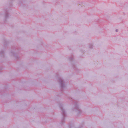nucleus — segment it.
I'll use <instances>...</instances> for the list:
<instances>
[{
  "instance_id": "nucleus-1",
  "label": "nucleus",
  "mask_w": 128,
  "mask_h": 128,
  "mask_svg": "<svg viewBox=\"0 0 128 128\" xmlns=\"http://www.w3.org/2000/svg\"><path fill=\"white\" fill-rule=\"evenodd\" d=\"M69 99L71 100L73 102V103L74 104L75 107L74 108L78 111V114H81L82 112V110L80 109L79 108L77 104V102L76 101H74L73 99L70 97H69Z\"/></svg>"
},
{
  "instance_id": "nucleus-2",
  "label": "nucleus",
  "mask_w": 128,
  "mask_h": 128,
  "mask_svg": "<svg viewBox=\"0 0 128 128\" xmlns=\"http://www.w3.org/2000/svg\"><path fill=\"white\" fill-rule=\"evenodd\" d=\"M60 108L62 111V114L63 115V118L61 120V125H62L65 122V117L66 116V115L65 112V110L63 109L62 106L60 105Z\"/></svg>"
},
{
  "instance_id": "nucleus-3",
  "label": "nucleus",
  "mask_w": 128,
  "mask_h": 128,
  "mask_svg": "<svg viewBox=\"0 0 128 128\" xmlns=\"http://www.w3.org/2000/svg\"><path fill=\"white\" fill-rule=\"evenodd\" d=\"M58 81L60 84V91L62 93L64 92V88L65 87L64 81L61 78H58Z\"/></svg>"
},
{
  "instance_id": "nucleus-4",
  "label": "nucleus",
  "mask_w": 128,
  "mask_h": 128,
  "mask_svg": "<svg viewBox=\"0 0 128 128\" xmlns=\"http://www.w3.org/2000/svg\"><path fill=\"white\" fill-rule=\"evenodd\" d=\"M16 48L15 47H12V50L11 53L12 54V55L14 56L16 58L17 60H18L20 58V57H18V55L19 54V52L18 53V52L16 53H14V51L16 50Z\"/></svg>"
},
{
  "instance_id": "nucleus-5",
  "label": "nucleus",
  "mask_w": 128,
  "mask_h": 128,
  "mask_svg": "<svg viewBox=\"0 0 128 128\" xmlns=\"http://www.w3.org/2000/svg\"><path fill=\"white\" fill-rule=\"evenodd\" d=\"M8 43V42L6 41V40H4V47H6Z\"/></svg>"
},
{
  "instance_id": "nucleus-6",
  "label": "nucleus",
  "mask_w": 128,
  "mask_h": 128,
  "mask_svg": "<svg viewBox=\"0 0 128 128\" xmlns=\"http://www.w3.org/2000/svg\"><path fill=\"white\" fill-rule=\"evenodd\" d=\"M0 54L2 56V57L3 58H4V51L3 50H2L0 52Z\"/></svg>"
},
{
  "instance_id": "nucleus-7",
  "label": "nucleus",
  "mask_w": 128,
  "mask_h": 128,
  "mask_svg": "<svg viewBox=\"0 0 128 128\" xmlns=\"http://www.w3.org/2000/svg\"><path fill=\"white\" fill-rule=\"evenodd\" d=\"M5 11L6 12V14L5 15V18H7L8 17L9 14L7 10H6Z\"/></svg>"
},
{
  "instance_id": "nucleus-8",
  "label": "nucleus",
  "mask_w": 128,
  "mask_h": 128,
  "mask_svg": "<svg viewBox=\"0 0 128 128\" xmlns=\"http://www.w3.org/2000/svg\"><path fill=\"white\" fill-rule=\"evenodd\" d=\"M74 59V57L73 55L71 56V57H70L69 58V59L70 61H72Z\"/></svg>"
},
{
  "instance_id": "nucleus-9",
  "label": "nucleus",
  "mask_w": 128,
  "mask_h": 128,
  "mask_svg": "<svg viewBox=\"0 0 128 128\" xmlns=\"http://www.w3.org/2000/svg\"><path fill=\"white\" fill-rule=\"evenodd\" d=\"M72 67L74 70H76V66L74 64H72Z\"/></svg>"
},
{
  "instance_id": "nucleus-10",
  "label": "nucleus",
  "mask_w": 128,
  "mask_h": 128,
  "mask_svg": "<svg viewBox=\"0 0 128 128\" xmlns=\"http://www.w3.org/2000/svg\"><path fill=\"white\" fill-rule=\"evenodd\" d=\"M93 48V46L92 44H90L89 45V48Z\"/></svg>"
},
{
  "instance_id": "nucleus-11",
  "label": "nucleus",
  "mask_w": 128,
  "mask_h": 128,
  "mask_svg": "<svg viewBox=\"0 0 128 128\" xmlns=\"http://www.w3.org/2000/svg\"><path fill=\"white\" fill-rule=\"evenodd\" d=\"M3 68L2 66H0V71L2 70Z\"/></svg>"
},
{
  "instance_id": "nucleus-12",
  "label": "nucleus",
  "mask_w": 128,
  "mask_h": 128,
  "mask_svg": "<svg viewBox=\"0 0 128 128\" xmlns=\"http://www.w3.org/2000/svg\"><path fill=\"white\" fill-rule=\"evenodd\" d=\"M116 32H118V29H116Z\"/></svg>"
},
{
  "instance_id": "nucleus-13",
  "label": "nucleus",
  "mask_w": 128,
  "mask_h": 128,
  "mask_svg": "<svg viewBox=\"0 0 128 128\" xmlns=\"http://www.w3.org/2000/svg\"><path fill=\"white\" fill-rule=\"evenodd\" d=\"M11 0V1H12V0Z\"/></svg>"
},
{
  "instance_id": "nucleus-14",
  "label": "nucleus",
  "mask_w": 128,
  "mask_h": 128,
  "mask_svg": "<svg viewBox=\"0 0 128 128\" xmlns=\"http://www.w3.org/2000/svg\"><path fill=\"white\" fill-rule=\"evenodd\" d=\"M0 93H1V92H0Z\"/></svg>"
}]
</instances>
